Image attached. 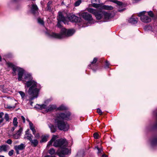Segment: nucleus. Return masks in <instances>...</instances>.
<instances>
[{
	"label": "nucleus",
	"mask_w": 157,
	"mask_h": 157,
	"mask_svg": "<svg viewBox=\"0 0 157 157\" xmlns=\"http://www.w3.org/2000/svg\"><path fill=\"white\" fill-rule=\"evenodd\" d=\"M7 65L11 67L13 70L12 74L13 76L16 75V71L18 72V79L19 81H22L26 85L27 87H29L28 93L32 97V100L37 98L38 92L40 88V86L35 81L33 80L31 75L26 72L24 69L18 67L13 65L12 63H8Z\"/></svg>",
	"instance_id": "f257e3e1"
},
{
	"label": "nucleus",
	"mask_w": 157,
	"mask_h": 157,
	"mask_svg": "<svg viewBox=\"0 0 157 157\" xmlns=\"http://www.w3.org/2000/svg\"><path fill=\"white\" fill-rule=\"evenodd\" d=\"M70 115L69 112L60 113L57 114L55 122L59 129L65 131L69 129L68 124L67 122H64L63 120L69 119Z\"/></svg>",
	"instance_id": "f03ea898"
},
{
	"label": "nucleus",
	"mask_w": 157,
	"mask_h": 157,
	"mask_svg": "<svg viewBox=\"0 0 157 157\" xmlns=\"http://www.w3.org/2000/svg\"><path fill=\"white\" fill-rule=\"evenodd\" d=\"M68 143L65 139H61L56 140L53 145L56 147H60L61 150H58L57 154L59 157H65V155L68 154L70 151L66 147L67 146Z\"/></svg>",
	"instance_id": "7ed1b4c3"
},
{
	"label": "nucleus",
	"mask_w": 157,
	"mask_h": 157,
	"mask_svg": "<svg viewBox=\"0 0 157 157\" xmlns=\"http://www.w3.org/2000/svg\"><path fill=\"white\" fill-rule=\"evenodd\" d=\"M75 32L73 29H69L67 30L65 28L62 29L60 33H52L50 36L52 37L61 39L65 37L69 36H72Z\"/></svg>",
	"instance_id": "20e7f679"
},
{
	"label": "nucleus",
	"mask_w": 157,
	"mask_h": 157,
	"mask_svg": "<svg viewBox=\"0 0 157 157\" xmlns=\"http://www.w3.org/2000/svg\"><path fill=\"white\" fill-rule=\"evenodd\" d=\"M80 16L91 23H94L92 16L87 12H85L81 13Z\"/></svg>",
	"instance_id": "39448f33"
},
{
	"label": "nucleus",
	"mask_w": 157,
	"mask_h": 157,
	"mask_svg": "<svg viewBox=\"0 0 157 157\" xmlns=\"http://www.w3.org/2000/svg\"><path fill=\"white\" fill-rule=\"evenodd\" d=\"M138 17H140L141 21L144 23H147V12L146 11L141 12L138 14Z\"/></svg>",
	"instance_id": "423d86ee"
},
{
	"label": "nucleus",
	"mask_w": 157,
	"mask_h": 157,
	"mask_svg": "<svg viewBox=\"0 0 157 157\" xmlns=\"http://www.w3.org/2000/svg\"><path fill=\"white\" fill-rule=\"evenodd\" d=\"M57 19L58 21H61L63 22L65 24L67 23V22L66 20V18L63 16L61 12H59V16L57 18Z\"/></svg>",
	"instance_id": "0eeeda50"
},
{
	"label": "nucleus",
	"mask_w": 157,
	"mask_h": 157,
	"mask_svg": "<svg viewBox=\"0 0 157 157\" xmlns=\"http://www.w3.org/2000/svg\"><path fill=\"white\" fill-rule=\"evenodd\" d=\"M92 6L95 8H98L100 6V1L99 0H92Z\"/></svg>",
	"instance_id": "6e6552de"
},
{
	"label": "nucleus",
	"mask_w": 157,
	"mask_h": 157,
	"mask_svg": "<svg viewBox=\"0 0 157 157\" xmlns=\"http://www.w3.org/2000/svg\"><path fill=\"white\" fill-rule=\"evenodd\" d=\"M56 105H50L47 108L46 111L47 112L52 111L56 109Z\"/></svg>",
	"instance_id": "1a4fd4ad"
},
{
	"label": "nucleus",
	"mask_w": 157,
	"mask_h": 157,
	"mask_svg": "<svg viewBox=\"0 0 157 157\" xmlns=\"http://www.w3.org/2000/svg\"><path fill=\"white\" fill-rule=\"evenodd\" d=\"M28 131L29 130H28L25 132L24 138L25 139H27L30 141L32 139V137L33 136L31 134L29 133Z\"/></svg>",
	"instance_id": "9d476101"
},
{
	"label": "nucleus",
	"mask_w": 157,
	"mask_h": 157,
	"mask_svg": "<svg viewBox=\"0 0 157 157\" xmlns=\"http://www.w3.org/2000/svg\"><path fill=\"white\" fill-rule=\"evenodd\" d=\"M25 147L23 144H21L19 145L15 146L14 148L15 150H21L25 148Z\"/></svg>",
	"instance_id": "9b49d317"
},
{
	"label": "nucleus",
	"mask_w": 157,
	"mask_h": 157,
	"mask_svg": "<svg viewBox=\"0 0 157 157\" xmlns=\"http://www.w3.org/2000/svg\"><path fill=\"white\" fill-rule=\"evenodd\" d=\"M70 20L71 21L76 22L78 21V18L75 15H71L69 17Z\"/></svg>",
	"instance_id": "f8f14e48"
},
{
	"label": "nucleus",
	"mask_w": 157,
	"mask_h": 157,
	"mask_svg": "<svg viewBox=\"0 0 157 157\" xmlns=\"http://www.w3.org/2000/svg\"><path fill=\"white\" fill-rule=\"evenodd\" d=\"M103 16L105 19V21H107L108 19H109L111 16V14L107 12L103 11Z\"/></svg>",
	"instance_id": "ddd939ff"
},
{
	"label": "nucleus",
	"mask_w": 157,
	"mask_h": 157,
	"mask_svg": "<svg viewBox=\"0 0 157 157\" xmlns=\"http://www.w3.org/2000/svg\"><path fill=\"white\" fill-rule=\"evenodd\" d=\"M138 18L137 17L134 18L133 16L129 20V22L132 24H135L137 22Z\"/></svg>",
	"instance_id": "4468645a"
},
{
	"label": "nucleus",
	"mask_w": 157,
	"mask_h": 157,
	"mask_svg": "<svg viewBox=\"0 0 157 157\" xmlns=\"http://www.w3.org/2000/svg\"><path fill=\"white\" fill-rule=\"evenodd\" d=\"M102 13L103 11L98 12H97L95 16L97 19L100 20L103 17Z\"/></svg>",
	"instance_id": "2eb2a0df"
},
{
	"label": "nucleus",
	"mask_w": 157,
	"mask_h": 157,
	"mask_svg": "<svg viewBox=\"0 0 157 157\" xmlns=\"http://www.w3.org/2000/svg\"><path fill=\"white\" fill-rule=\"evenodd\" d=\"M8 147L9 146L7 145H2L1 146H0V152L7 151Z\"/></svg>",
	"instance_id": "dca6fc26"
},
{
	"label": "nucleus",
	"mask_w": 157,
	"mask_h": 157,
	"mask_svg": "<svg viewBox=\"0 0 157 157\" xmlns=\"http://www.w3.org/2000/svg\"><path fill=\"white\" fill-rule=\"evenodd\" d=\"M58 138L57 136L54 135L52 137V139L48 142L47 145V147H49L51 145L53 142L55 140Z\"/></svg>",
	"instance_id": "f3484780"
},
{
	"label": "nucleus",
	"mask_w": 157,
	"mask_h": 157,
	"mask_svg": "<svg viewBox=\"0 0 157 157\" xmlns=\"http://www.w3.org/2000/svg\"><path fill=\"white\" fill-rule=\"evenodd\" d=\"M94 149L97 150V154L98 155L102 154L103 152V149L102 148H100L97 146L95 147Z\"/></svg>",
	"instance_id": "a211bd4d"
},
{
	"label": "nucleus",
	"mask_w": 157,
	"mask_h": 157,
	"mask_svg": "<svg viewBox=\"0 0 157 157\" xmlns=\"http://www.w3.org/2000/svg\"><path fill=\"white\" fill-rule=\"evenodd\" d=\"M38 8L37 6L35 4H33L32 6L31 10L32 12L34 13L36 11H37Z\"/></svg>",
	"instance_id": "6ab92c4d"
},
{
	"label": "nucleus",
	"mask_w": 157,
	"mask_h": 157,
	"mask_svg": "<svg viewBox=\"0 0 157 157\" xmlns=\"http://www.w3.org/2000/svg\"><path fill=\"white\" fill-rule=\"evenodd\" d=\"M30 141L31 143V145L35 147H36L38 143V141L35 139L33 140L32 139Z\"/></svg>",
	"instance_id": "aec40b11"
},
{
	"label": "nucleus",
	"mask_w": 157,
	"mask_h": 157,
	"mask_svg": "<svg viewBox=\"0 0 157 157\" xmlns=\"http://www.w3.org/2000/svg\"><path fill=\"white\" fill-rule=\"evenodd\" d=\"M49 136L48 135L43 136H42V140L40 141L41 142H45L48 140Z\"/></svg>",
	"instance_id": "412c9836"
},
{
	"label": "nucleus",
	"mask_w": 157,
	"mask_h": 157,
	"mask_svg": "<svg viewBox=\"0 0 157 157\" xmlns=\"http://www.w3.org/2000/svg\"><path fill=\"white\" fill-rule=\"evenodd\" d=\"M4 119L6 121L9 122L11 120V119L10 118L9 114L6 113L5 114Z\"/></svg>",
	"instance_id": "4be33fe9"
},
{
	"label": "nucleus",
	"mask_w": 157,
	"mask_h": 157,
	"mask_svg": "<svg viewBox=\"0 0 157 157\" xmlns=\"http://www.w3.org/2000/svg\"><path fill=\"white\" fill-rule=\"evenodd\" d=\"M87 10L89 12L92 13L94 14V15H95V14H96V13L97 12L96 10L90 8H88L87 9Z\"/></svg>",
	"instance_id": "5701e85b"
},
{
	"label": "nucleus",
	"mask_w": 157,
	"mask_h": 157,
	"mask_svg": "<svg viewBox=\"0 0 157 157\" xmlns=\"http://www.w3.org/2000/svg\"><path fill=\"white\" fill-rule=\"evenodd\" d=\"M102 8L106 10H112L113 9V7L111 6H108L104 5L102 6Z\"/></svg>",
	"instance_id": "b1692460"
},
{
	"label": "nucleus",
	"mask_w": 157,
	"mask_h": 157,
	"mask_svg": "<svg viewBox=\"0 0 157 157\" xmlns=\"http://www.w3.org/2000/svg\"><path fill=\"white\" fill-rule=\"evenodd\" d=\"M49 127L50 128L51 132H55L56 131V128L52 124L49 125Z\"/></svg>",
	"instance_id": "393cba45"
},
{
	"label": "nucleus",
	"mask_w": 157,
	"mask_h": 157,
	"mask_svg": "<svg viewBox=\"0 0 157 157\" xmlns=\"http://www.w3.org/2000/svg\"><path fill=\"white\" fill-rule=\"evenodd\" d=\"M18 122L17 121V118L16 117H14L13 120V123L15 127L17 126Z\"/></svg>",
	"instance_id": "a878e982"
},
{
	"label": "nucleus",
	"mask_w": 157,
	"mask_h": 157,
	"mask_svg": "<svg viewBox=\"0 0 157 157\" xmlns=\"http://www.w3.org/2000/svg\"><path fill=\"white\" fill-rule=\"evenodd\" d=\"M84 155V152L83 151H80L78 153L76 157H83Z\"/></svg>",
	"instance_id": "bb28decb"
},
{
	"label": "nucleus",
	"mask_w": 157,
	"mask_h": 157,
	"mask_svg": "<svg viewBox=\"0 0 157 157\" xmlns=\"http://www.w3.org/2000/svg\"><path fill=\"white\" fill-rule=\"evenodd\" d=\"M150 143L152 145H155L157 144V139L155 138L150 141Z\"/></svg>",
	"instance_id": "cd10ccee"
},
{
	"label": "nucleus",
	"mask_w": 157,
	"mask_h": 157,
	"mask_svg": "<svg viewBox=\"0 0 157 157\" xmlns=\"http://www.w3.org/2000/svg\"><path fill=\"white\" fill-rule=\"evenodd\" d=\"M58 110H63L67 109V108L63 105H61L57 109Z\"/></svg>",
	"instance_id": "c85d7f7f"
},
{
	"label": "nucleus",
	"mask_w": 157,
	"mask_h": 157,
	"mask_svg": "<svg viewBox=\"0 0 157 157\" xmlns=\"http://www.w3.org/2000/svg\"><path fill=\"white\" fill-rule=\"evenodd\" d=\"M37 21L39 24L43 25H44V23L43 19L40 18H38L37 19Z\"/></svg>",
	"instance_id": "c756f323"
},
{
	"label": "nucleus",
	"mask_w": 157,
	"mask_h": 157,
	"mask_svg": "<svg viewBox=\"0 0 157 157\" xmlns=\"http://www.w3.org/2000/svg\"><path fill=\"white\" fill-rule=\"evenodd\" d=\"M52 3V1H49L47 3V8L48 10H50L51 9V7L50 6L51 5Z\"/></svg>",
	"instance_id": "7c9ffc66"
},
{
	"label": "nucleus",
	"mask_w": 157,
	"mask_h": 157,
	"mask_svg": "<svg viewBox=\"0 0 157 157\" xmlns=\"http://www.w3.org/2000/svg\"><path fill=\"white\" fill-rule=\"evenodd\" d=\"M49 153L51 155L54 154L55 153V151L53 148H51L49 151Z\"/></svg>",
	"instance_id": "2f4dec72"
},
{
	"label": "nucleus",
	"mask_w": 157,
	"mask_h": 157,
	"mask_svg": "<svg viewBox=\"0 0 157 157\" xmlns=\"http://www.w3.org/2000/svg\"><path fill=\"white\" fill-rule=\"evenodd\" d=\"M18 93L21 95L22 98V99H24V97L25 95V93L23 92H22V91H19L18 92Z\"/></svg>",
	"instance_id": "473e14b6"
},
{
	"label": "nucleus",
	"mask_w": 157,
	"mask_h": 157,
	"mask_svg": "<svg viewBox=\"0 0 157 157\" xmlns=\"http://www.w3.org/2000/svg\"><path fill=\"white\" fill-rule=\"evenodd\" d=\"M81 3V0H78L75 3V6H77L79 5L80 3Z\"/></svg>",
	"instance_id": "72a5a7b5"
},
{
	"label": "nucleus",
	"mask_w": 157,
	"mask_h": 157,
	"mask_svg": "<svg viewBox=\"0 0 157 157\" xmlns=\"http://www.w3.org/2000/svg\"><path fill=\"white\" fill-rule=\"evenodd\" d=\"M113 2L120 6H121L122 5V3L121 2L118 1L117 0H114L113 1Z\"/></svg>",
	"instance_id": "f704fd0d"
},
{
	"label": "nucleus",
	"mask_w": 157,
	"mask_h": 157,
	"mask_svg": "<svg viewBox=\"0 0 157 157\" xmlns=\"http://www.w3.org/2000/svg\"><path fill=\"white\" fill-rule=\"evenodd\" d=\"M20 136V134L17 133L14 134L13 136L15 139H18L19 138Z\"/></svg>",
	"instance_id": "c9c22d12"
},
{
	"label": "nucleus",
	"mask_w": 157,
	"mask_h": 157,
	"mask_svg": "<svg viewBox=\"0 0 157 157\" xmlns=\"http://www.w3.org/2000/svg\"><path fill=\"white\" fill-rule=\"evenodd\" d=\"M40 108L41 109H47V105L45 104H42L40 105Z\"/></svg>",
	"instance_id": "e433bc0d"
},
{
	"label": "nucleus",
	"mask_w": 157,
	"mask_h": 157,
	"mask_svg": "<svg viewBox=\"0 0 157 157\" xmlns=\"http://www.w3.org/2000/svg\"><path fill=\"white\" fill-rule=\"evenodd\" d=\"M148 15L151 17H154V14L153 12L151 11L148 12Z\"/></svg>",
	"instance_id": "4c0bfd02"
},
{
	"label": "nucleus",
	"mask_w": 157,
	"mask_h": 157,
	"mask_svg": "<svg viewBox=\"0 0 157 157\" xmlns=\"http://www.w3.org/2000/svg\"><path fill=\"white\" fill-rule=\"evenodd\" d=\"M14 151L13 150H11L8 152V155L10 156L12 155L14 153Z\"/></svg>",
	"instance_id": "58836bf2"
},
{
	"label": "nucleus",
	"mask_w": 157,
	"mask_h": 157,
	"mask_svg": "<svg viewBox=\"0 0 157 157\" xmlns=\"http://www.w3.org/2000/svg\"><path fill=\"white\" fill-rule=\"evenodd\" d=\"M94 136L95 139H98L99 138V135L97 133H95L94 134Z\"/></svg>",
	"instance_id": "ea45409f"
},
{
	"label": "nucleus",
	"mask_w": 157,
	"mask_h": 157,
	"mask_svg": "<svg viewBox=\"0 0 157 157\" xmlns=\"http://www.w3.org/2000/svg\"><path fill=\"white\" fill-rule=\"evenodd\" d=\"M97 112L100 115H101L102 114V112L101 110L99 108H98L97 109Z\"/></svg>",
	"instance_id": "a19ab883"
},
{
	"label": "nucleus",
	"mask_w": 157,
	"mask_h": 157,
	"mask_svg": "<svg viewBox=\"0 0 157 157\" xmlns=\"http://www.w3.org/2000/svg\"><path fill=\"white\" fill-rule=\"evenodd\" d=\"M97 61V59L96 58H95L93 60V61L91 62V64H93L95 63Z\"/></svg>",
	"instance_id": "79ce46f5"
},
{
	"label": "nucleus",
	"mask_w": 157,
	"mask_h": 157,
	"mask_svg": "<svg viewBox=\"0 0 157 157\" xmlns=\"http://www.w3.org/2000/svg\"><path fill=\"white\" fill-rule=\"evenodd\" d=\"M12 141L10 139H8L6 141V143L9 144H11L12 143Z\"/></svg>",
	"instance_id": "37998d69"
},
{
	"label": "nucleus",
	"mask_w": 157,
	"mask_h": 157,
	"mask_svg": "<svg viewBox=\"0 0 157 157\" xmlns=\"http://www.w3.org/2000/svg\"><path fill=\"white\" fill-rule=\"evenodd\" d=\"M4 120V119H0V127L2 126L4 124V123L3 124H1L3 121Z\"/></svg>",
	"instance_id": "c03bdc74"
},
{
	"label": "nucleus",
	"mask_w": 157,
	"mask_h": 157,
	"mask_svg": "<svg viewBox=\"0 0 157 157\" xmlns=\"http://www.w3.org/2000/svg\"><path fill=\"white\" fill-rule=\"evenodd\" d=\"M4 115V113L2 112H0V119H4L3 118V116Z\"/></svg>",
	"instance_id": "a18cd8bd"
},
{
	"label": "nucleus",
	"mask_w": 157,
	"mask_h": 157,
	"mask_svg": "<svg viewBox=\"0 0 157 157\" xmlns=\"http://www.w3.org/2000/svg\"><path fill=\"white\" fill-rule=\"evenodd\" d=\"M29 125L30 128L34 127L33 123L30 121H29Z\"/></svg>",
	"instance_id": "49530a36"
},
{
	"label": "nucleus",
	"mask_w": 157,
	"mask_h": 157,
	"mask_svg": "<svg viewBox=\"0 0 157 157\" xmlns=\"http://www.w3.org/2000/svg\"><path fill=\"white\" fill-rule=\"evenodd\" d=\"M109 64L108 62L107 61H106L105 62V68H108L109 67Z\"/></svg>",
	"instance_id": "de8ad7c7"
},
{
	"label": "nucleus",
	"mask_w": 157,
	"mask_h": 157,
	"mask_svg": "<svg viewBox=\"0 0 157 157\" xmlns=\"http://www.w3.org/2000/svg\"><path fill=\"white\" fill-rule=\"evenodd\" d=\"M33 132V134L35 135L36 132V130L35 129L34 127L32 128H30Z\"/></svg>",
	"instance_id": "09e8293b"
},
{
	"label": "nucleus",
	"mask_w": 157,
	"mask_h": 157,
	"mask_svg": "<svg viewBox=\"0 0 157 157\" xmlns=\"http://www.w3.org/2000/svg\"><path fill=\"white\" fill-rule=\"evenodd\" d=\"M22 131V128H20L19 129V130L17 132V133L19 134H20V135L21 133V132Z\"/></svg>",
	"instance_id": "8fccbe9b"
},
{
	"label": "nucleus",
	"mask_w": 157,
	"mask_h": 157,
	"mask_svg": "<svg viewBox=\"0 0 157 157\" xmlns=\"http://www.w3.org/2000/svg\"><path fill=\"white\" fill-rule=\"evenodd\" d=\"M61 22V21H58V22L57 23V26L58 27L60 28L61 27V25L60 24Z\"/></svg>",
	"instance_id": "3c124183"
},
{
	"label": "nucleus",
	"mask_w": 157,
	"mask_h": 157,
	"mask_svg": "<svg viewBox=\"0 0 157 157\" xmlns=\"http://www.w3.org/2000/svg\"><path fill=\"white\" fill-rule=\"evenodd\" d=\"M30 95V100H29V101L30 102V105L32 106V104H33V102L32 101H31L32 100H31V97H32L30 95ZM33 100V99H32Z\"/></svg>",
	"instance_id": "603ef678"
},
{
	"label": "nucleus",
	"mask_w": 157,
	"mask_h": 157,
	"mask_svg": "<svg viewBox=\"0 0 157 157\" xmlns=\"http://www.w3.org/2000/svg\"><path fill=\"white\" fill-rule=\"evenodd\" d=\"M35 137L37 139H38L40 137V135L39 134H37L35 136Z\"/></svg>",
	"instance_id": "864d4df0"
},
{
	"label": "nucleus",
	"mask_w": 157,
	"mask_h": 157,
	"mask_svg": "<svg viewBox=\"0 0 157 157\" xmlns=\"http://www.w3.org/2000/svg\"><path fill=\"white\" fill-rule=\"evenodd\" d=\"M21 117L22 119V120H23V122L24 123H25V118L23 116H21Z\"/></svg>",
	"instance_id": "5fc2aeb1"
},
{
	"label": "nucleus",
	"mask_w": 157,
	"mask_h": 157,
	"mask_svg": "<svg viewBox=\"0 0 157 157\" xmlns=\"http://www.w3.org/2000/svg\"><path fill=\"white\" fill-rule=\"evenodd\" d=\"M15 127V126H14V127H13L12 128H11V131H12V132H13V131H14V130L15 129V127Z\"/></svg>",
	"instance_id": "6e6d98bb"
},
{
	"label": "nucleus",
	"mask_w": 157,
	"mask_h": 157,
	"mask_svg": "<svg viewBox=\"0 0 157 157\" xmlns=\"http://www.w3.org/2000/svg\"><path fill=\"white\" fill-rule=\"evenodd\" d=\"M148 30H151V31H153V30L151 29V27L150 26H148Z\"/></svg>",
	"instance_id": "4d7b16f0"
},
{
	"label": "nucleus",
	"mask_w": 157,
	"mask_h": 157,
	"mask_svg": "<svg viewBox=\"0 0 157 157\" xmlns=\"http://www.w3.org/2000/svg\"><path fill=\"white\" fill-rule=\"evenodd\" d=\"M50 101V100L49 99L45 101V103H48Z\"/></svg>",
	"instance_id": "13d9d810"
},
{
	"label": "nucleus",
	"mask_w": 157,
	"mask_h": 157,
	"mask_svg": "<svg viewBox=\"0 0 157 157\" xmlns=\"http://www.w3.org/2000/svg\"><path fill=\"white\" fill-rule=\"evenodd\" d=\"M124 10V9H122V10H120V9H119L118 10V11L119 12H121L123 11V10Z\"/></svg>",
	"instance_id": "bf43d9fd"
},
{
	"label": "nucleus",
	"mask_w": 157,
	"mask_h": 157,
	"mask_svg": "<svg viewBox=\"0 0 157 157\" xmlns=\"http://www.w3.org/2000/svg\"><path fill=\"white\" fill-rule=\"evenodd\" d=\"M102 157H108L105 154H103L102 155Z\"/></svg>",
	"instance_id": "052dcab7"
},
{
	"label": "nucleus",
	"mask_w": 157,
	"mask_h": 157,
	"mask_svg": "<svg viewBox=\"0 0 157 157\" xmlns=\"http://www.w3.org/2000/svg\"><path fill=\"white\" fill-rule=\"evenodd\" d=\"M151 18H149L148 17V22H151Z\"/></svg>",
	"instance_id": "680f3d73"
},
{
	"label": "nucleus",
	"mask_w": 157,
	"mask_h": 157,
	"mask_svg": "<svg viewBox=\"0 0 157 157\" xmlns=\"http://www.w3.org/2000/svg\"><path fill=\"white\" fill-rule=\"evenodd\" d=\"M14 107H12V106H8L7 107V108H8L9 109H11V108H14Z\"/></svg>",
	"instance_id": "e2e57ef3"
},
{
	"label": "nucleus",
	"mask_w": 157,
	"mask_h": 157,
	"mask_svg": "<svg viewBox=\"0 0 157 157\" xmlns=\"http://www.w3.org/2000/svg\"><path fill=\"white\" fill-rule=\"evenodd\" d=\"M19 150H15L16 151V153H17V154H19Z\"/></svg>",
	"instance_id": "0e129e2a"
},
{
	"label": "nucleus",
	"mask_w": 157,
	"mask_h": 157,
	"mask_svg": "<svg viewBox=\"0 0 157 157\" xmlns=\"http://www.w3.org/2000/svg\"><path fill=\"white\" fill-rule=\"evenodd\" d=\"M156 116L157 117V113H156ZM155 126H156V127L157 128V122H156V124H155Z\"/></svg>",
	"instance_id": "69168bd1"
},
{
	"label": "nucleus",
	"mask_w": 157,
	"mask_h": 157,
	"mask_svg": "<svg viewBox=\"0 0 157 157\" xmlns=\"http://www.w3.org/2000/svg\"><path fill=\"white\" fill-rule=\"evenodd\" d=\"M2 60V58L1 56H0V61H1Z\"/></svg>",
	"instance_id": "338daca9"
},
{
	"label": "nucleus",
	"mask_w": 157,
	"mask_h": 157,
	"mask_svg": "<svg viewBox=\"0 0 157 157\" xmlns=\"http://www.w3.org/2000/svg\"><path fill=\"white\" fill-rule=\"evenodd\" d=\"M0 157H5L3 155H0Z\"/></svg>",
	"instance_id": "774afa93"
}]
</instances>
